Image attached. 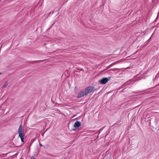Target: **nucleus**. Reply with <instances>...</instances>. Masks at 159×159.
I'll use <instances>...</instances> for the list:
<instances>
[{
  "mask_svg": "<svg viewBox=\"0 0 159 159\" xmlns=\"http://www.w3.org/2000/svg\"><path fill=\"white\" fill-rule=\"evenodd\" d=\"M73 130H75V129H73Z\"/></svg>",
  "mask_w": 159,
  "mask_h": 159,
  "instance_id": "6e6552de",
  "label": "nucleus"
},
{
  "mask_svg": "<svg viewBox=\"0 0 159 159\" xmlns=\"http://www.w3.org/2000/svg\"><path fill=\"white\" fill-rule=\"evenodd\" d=\"M8 85V83L7 82H6L5 84H4V85L2 86V88L3 89L5 88L6 87H7V86Z\"/></svg>",
  "mask_w": 159,
  "mask_h": 159,
  "instance_id": "423d86ee",
  "label": "nucleus"
},
{
  "mask_svg": "<svg viewBox=\"0 0 159 159\" xmlns=\"http://www.w3.org/2000/svg\"><path fill=\"white\" fill-rule=\"evenodd\" d=\"M111 78V77H109L108 78H104L99 81V83L102 84H105L107 83Z\"/></svg>",
  "mask_w": 159,
  "mask_h": 159,
  "instance_id": "20e7f679",
  "label": "nucleus"
},
{
  "mask_svg": "<svg viewBox=\"0 0 159 159\" xmlns=\"http://www.w3.org/2000/svg\"><path fill=\"white\" fill-rule=\"evenodd\" d=\"M89 93L84 91H81L79 92L77 95V98H81L85 96H87Z\"/></svg>",
  "mask_w": 159,
  "mask_h": 159,
  "instance_id": "7ed1b4c3",
  "label": "nucleus"
},
{
  "mask_svg": "<svg viewBox=\"0 0 159 159\" xmlns=\"http://www.w3.org/2000/svg\"><path fill=\"white\" fill-rule=\"evenodd\" d=\"M96 90V89L93 86H89L86 88L84 91L90 93L92 92H94Z\"/></svg>",
  "mask_w": 159,
  "mask_h": 159,
  "instance_id": "f03ea898",
  "label": "nucleus"
},
{
  "mask_svg": "<svg viewBox=\"0 0 159 159\" xmlns=\"http://www.w3.org/2000/svg\"><path fill=\"white\" fill-rule=\"evenodd\" d=\"M41 61H36V62H40Z\"/></svg>",
  "mask_w": 159,
  "mask_h": 159,
  "instance_id": "0eeeda50",
  "label": "nucleus"
},
{
  "mask_svg": "<svg viewBox=\"0 0 159 159\" xmlns=\"http://www.w3.org/2000/svg\"><path fill=\"white\" fill-rule=\"evenodd\" d=\"M1 73H0V75H1Z\"/></svg>",
  "mask_w": 159,
  "mask_h": 159,
  "instance_id": "1a4fd4ad",
  "label": "nucleus"
},
{
  "mask_svg": "<svg viewBox=\"0 0 159 159\" xmlns=\"http://www.w3.org/2000/svg\"><path fill=\"white\" fill-rule=\"evenodd\" d=\"M17 133L18 134L19 137L21 140V142H24V139L25 138V134H24V127L22 125H19V128H18V130H17Z\"/></svg>",
  "mask_w": 159,
  "mask_h": 159,
  "instance_id": "f257e3e1",
  "label": "nucleus"
},
{
  "mask_svg": "<svg viewBox=\"0 0 159 159\" xmlns=\"http://www.w3.org/2000/svg\"><path fill=\"white\" fill-rule=\"evenodd\" d=\"M81 125L80 122V121H77L75 122L74 124V127L75 128H77L79 127Z\"/></svg>",
  "mask_w": 159,
  "mask_h": 159,
  "instance_id": "39448f33",
  "label": "nucleus"
}]
</instances>
